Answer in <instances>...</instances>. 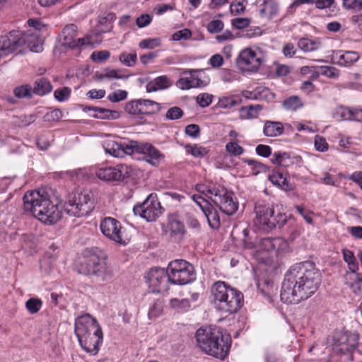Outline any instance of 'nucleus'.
<instances>
[{
	"label": "nucleus",
	"mask_w": 362,
	"mask_h": 362,
	"mask_svg": "<svg viewBox=\"0 0 362 362\" xmlns=\"http://www.w3.org/2000/svg\"><path fill=\"white\" fill-rule=\"evenodd\" d=\"M93 208V194L88 191L75 193L64 205V211L69 216L76 217L88 215Z\"/></svg>",
	"instance_id": "obj_8"
},
{
	"label": "nucleus",
	"mask_w": 362,
	"mask_h": 362,
	"mask_svg": "<svg viewBox=\"0 0 362 362\" xmlns=\"http://www.w3.org/2000/svg\"><path fill=\"white\" fill-rule=\"evenodd\" d=\"M314 146L315 149L320 152L327 151L329 148V145L326 139L320 135H316L315 136Z\"/></svg>",
	"instance_id": "obj_57"
},
{
	"label": "nucleus",
	"mask_w": 362,
	"mask_h": 362,
	"mask_svg": "<svg viewBox=\"0 0 362 362\" xmlns=\"http://www.w3.org/2000/svg\"><path fill=\"white\" fill-rule=\"evenodd\" d=\"M115 15L112 13L101 16L98 18V24L96 30L97 33H105L112 30Z\"/></svg>",
	"instance_id": "obj_34"
},
{
	"label": "nucleus",
	"mask_w": 362,
	"mask_h": 362,
	"mask_svg": "<svg viewBox=\"0 0 362 362\" xmlns=\"http://www.w3.org/2000/svg\"><path fill=\"white\" fill-rule=\"evenodd\" d=\"M42 306V301L40 298H31L25 302V308L30 314L37 313Z\"/></svg>",
	"instance_id": "obj_47"
},
{
	"label": "nucleus",
	"mask_w": 362,
	"mask_h": 362,
	"mask_svg": "<svg viewBox=\"0 0 362 362\" xmlns=\"http://www.w3.org/2000/svg\"><path fill=\"white\" fill-rule=\"evenodd\" d=\"M214 98V96L212 94L202 93L197 96L196 101L201 107L204 108L209 106L212 103Z\"/></svg>",
	"instance_id": "obj_51"
},
{
	"label": "nucleus",
	"mask_w": 362,
	"mask_h": 362,
	"mask_svg": "<svg viewBox=\"0 0 362 362\" xmlns=\"http://www.w3.org/2000/svg\"><path fill=\"white\" fill-rule=\"evenodd\" d=\"M136 141L126 142H118L112 139H107L103 142V148L106 153L115 158H122L126 155L134 153Z\"/></svg>",
	"instance_id": "obj_19"
},
{
	"label": "nucleus",
	"mask_w": 362,
	"mask_h": 362,
	"mask_svg": "<svg viewBox=\"0 0 362 362\" xmlns=\"http://www.w3.org/2000/svg\"><path fill=\"white\" fill-rule=\"evenodd\" d=\"M269 180L274 185L283 189L288 188V183L282 174L279 173H273L269 177Z\"/></svg>",
	"instance_id": "obj_46"
},
{
	"label": "nucleus",
	"mask_w": 362,
	"mask_h": 362,
	"mask_svg": "<svg viewBox=\"0 0 362 362\" xmlns=\"http://www.w3.org/2000/svg\"><path fill=\"white\" fill-rule=\"evenodd\" d=\"M110 52L107 50L94 51L90 55V59L95 62H102L108 59Z\"/></svg>",
	"instance_id": "obj_58"
},
{
	"label": "nucleus",
	"mask_w": 362,
	"mask_h": 362,
	"mask_svg": "<svg viewBox=\"0 0 362 362\" xmlns=\"http://www.w3.org/2000/svg\"><path fill=\"white\" fill-rule=\"evenodd\" d=\"M168 228L170 231L173 235L183 234L185 233V226L180 221L176 219H172L169 224Z\"/></svg>",
	"instance_id": "obj_56"
},
{
	"label": "nucleus",
	"mask_w": 362,
	"mask_h": 362,
	"mask_svg": "<svg viewBox=\"0 0 362 362\" xmlns=\"http://www.w3.org/2000/svg\"><path fill=\"white\" fill-rule=\"evenodd\" d=\"M52 90L49 81L45 78H40L35 81L33 88V93L38 95H45Z\"/></svg>",
	"instance_id": "obj_35"
},
{
	"label": "nucleus",
	"mask_w": 362,
	"mask_h": 362,
	"mask_svg": "<svg viewBox=\"0 0 362 362\" xmlns=\"http://www.w3.org/2000/svg\"><path fill=\"white\" fill-rule=\"evenodd\" d=\"M259 13L264 18L271 19L279 13V5L274 0H264L259 6Z\"/></svg>",
	"instance_id": "obj_30"
},
{
	"label": "nucleus",
	"mask_w": 362,
	"mask_h": 362,
	"mask_svg": "<svg viewBox=\"0 0 362 362\" xmlns=\"http://www.w3.org/2000/svg\"><path fill=\"white\" fill-rule=\"evenodd\" d=\"M192 36V33L189 29H182L177 31L173 35V40L175 41H179L181 40H187Z\"/></svg>",
	"instance_id": "obj_63"
},
{
	"label": "nucleus",
	"mask_w": 362,
	"mask_h": 362,
	"mask_svg": "<svg viewBox=\"0 0 362 362\" xmlns=\"http://www.w3.org/2000/svg\"><path fill=\"white\" fill-rule=\"evenodd\" d=\"M335 117L343 120L353 119L362 121V109L349 110L339 107L336 110Z\"/></svg>",
	"instance_id": "obj_31"
},
{
	"label": "nucleus",
	"mask_w": 362,
	"mask_h": 362,
	"mask_svg": "<svg viewBox=\"0 0 362 362\" xmlns=\"http://www.w3.org/2000/svg\"><path fill=\"white\" fill-rule=\"evenodd\" d=\"M196 339L203 352L222 360L228 355L231 344L230 336L216 326L198 329Z\"/></svg>",
	"instance_id": "obj_3"
},
{
	"label": "nucleus",
	"mask_w": 362,
	"mask_h": 362,
	"mask_svg": "<svg viewBox=\"0 0 362 362\" xmlns=\"http://www.w3.org/2000/svg\"><path fill=\"white\" fill-rule=\"evenodd\" d=\"M345 284L357 296L362 298V273L357 272H346L345 276Z\"/></svg>",
	"instance_id": "obj_27"
},
{
	"label": "nucleus",
	"mask_w": 362,
	"mask_h": 362,
	"mask_svg": "<svg viewBox=\"0 0 362 362\" xmlns=\"http://www.w3.org/2000/svg\"><path fill=\"white\" fill-rule=\"evenodd\" d=\"M273 252L277 256H281L289 251L288 242L282 238H274Z\"/></svg>",
	"instance_id": "obj_39"
},
{
	"label": "nucleus",
	"mask_w": 362,
	"mask_h": 362,
	"mask_svg": "<svg viewBox=\"0 0 362 362\" xmlns=\"http://www.w3.org/2000/svg\"><path fill=\"white\" fill-rule=\"evenodd\" d=\"M26 46L33 52L42 51V40L40 32L28 30L25 32L12 30L8 35L0 37V56H8Z\"/></svg>",
	"instance_id": "obj_4"
},
{
	"label": "nucleus",
	"mask_w": 362,
	"mask_h": 362,
	"mask_svg": "<svg viewBox=\"0 0 362 362\" xmlns=\"http://www.w3.org/2000/svg\"><path fill=\"white\" fill-rule=\"evenodd\" d=\"M183 115V111L179 107L175 106L170 107L166 112L165 117L168 119L175 120L180 119Z\"/></svg>",
	"instance_id": "obj_60"
},
{
	"label": "nucleus",
	"mask_w": 362,
	"mask_h": 362,
	"mask_svg": "<svg viewBox=\"0 0 362 362\" xmlns=\"http://www.w3.org/2000/svg\"><path fill=\"white\" fill-rule=\"evenodd\" d=\"M333 349L339 353H351L356 349V338L345 332H335L333 337Z\"/></svg>",
	"instance_id": "obj_20"
},
{
	"label": "nucleus",
	"mask_w": 362,
	"mask_h": 362,
	"mask_svg": "<svg viewBox=\"0 0 362 362\" xmlns=\"http://www.w3.org/2000/svg\"><path fill=\"white\" fill-rule=\"evenodd\" d=\"M79 272L86 275H94L103 281H108L112 279V272L107 267L105 259L95 254L83 258Z\"/></svg>",
	"instance_id": "obj_10"
},
{
	"label": "nucleus",
	"mask_w": 362,
	"mask_h": 362,
	"mask_svg": "<svg viewBox=\"0 0 362 362\" xmlns=\"http://www.w3.org/2000/svg\"><path fill=\"white\" fill-rule=\"evenodd\" d=\"M296 211L303 216V219L308 224H312L313 223V212L310 210L305 209L301 206H295Z\"/></svg>",
	"instance_id": "obj_61"
},
{
	"label": "nucleus",
	"mask_w": 362,
	"mask_h": 362,
	"mask_svg": "<svg viewBox=\"0 0 362 362\" xmlns=\"http://www.w3.org/2000/svg\"><path fill=\"white\" fill-rule=\"evenodd\" d=\"M163 302L156 300L149 308L148 316L150 320L157 318L163 312Z\"/></svg>",
	"instance_id": "obj_48"
},
{
	"label": "nucleus",
	"mask_w": 362,
	"mask_h": 362,
	"mask_svg": "<svg viewBox=\"0 0 362 362\" xmlns=\"http://www.w3.org/2000/svg\"><path fill=\"white\" fill-rule=\"evenodd\" d=\"M172 85V82L170 78L165 76H160L150 81L146 84L147 92H156L160 90H164L170 88Z\"/></svg>",
	"instance_id": "obj_28"
},
{
	"label": "nucleus",
	"mask_w": 362,
	"mask_h": 362,
	"mask_svg": "<svg viewBox=\"0 0 362 362\" xmlns=\"http://www.w3.org/2000/svg\"><path fill=\"white\" fill-rule=\"evenodd\" d=\"M342 7L345 10H352L360 12L361 10V0H341Z\"/></svg>",
	"instance_id": "obj_55"
},
{
	"label": "nucleus",
	"mask_w": 362,
	"mask_h": 362,
	"mask_svg": "<svg viewBox=\"0 0 362 362\" xmlns=\"http://www.w3.org/2000/svg\"><path fill=\"white\" fill-rule=\"evenodd\" d=\"M129 76L123 74L122 69H107L105 70L104 73L100 75V79L107 78L112 80L127 78Z\"/></svg>",
	"instance_id": "obj_45"
},
{
	"label": "nucleus",
	"mask_w": 362,
	"mask_h": 362,
	"mask_svg": "<svg viewBox=\"0 0 362 362\" xmlns=\"http://www.w3.org/2000/svg\"><path fill=\"white\" fill-rule=\"evenodd\" d=\"M127 92L124 90L118 89L110 93L107 99L112 103H118L124 100L127 98Z\"/></svg>",
	"instance_id": "obj_54"
},
{
	"label": "nucleus",
	"mask_w": 362,
	"mask_h": 362,
	"mask_svg": "<svg viewBox=\"0 0 362 362\" xmlns=\"http://www.w3.org/2000/svg\"><path fill=\"white\" fill-rule=\"evenodd\" d=\"M185 134L192 138H197L199 136L200 129L197 124H192L186 126Z\"/></svg>",
	"instance_id": "obj_64"
},
{
	"label": "nucleus",
	"mask_w": 362,
	"mask_h": 362,
	"mask_svg": "<svg viewBox=\"0 0 362 362\" xmlns=\"http://www.w3.org/2000/svg\"><path fill=\"white\" fill-rule=\"evenodd\" d=\"M160 104L151 100L138 99L127 102L124 110L134 117L142 119L144 115L154 114L160 110Z\"/></svg>",
	"instance_id": "obj_15"
},
{
	"label": "nucleus",
	"mask_w": 362,
	"mask_h": 362,
	"mask_svg": "<svg viewBox=\"0 0 362 362\" xmlns=\"http://www.w3.org/2000/svg\"><path fill=\"white\" fill-rule=\"evenodd\" d=\"M77 338L81 348L87 353L95 356L98 353L99 346L103 343V334L102 329H100L98 332H91V334L80 336Z\"/></svg>",
	"instance_id": "obj_23"
},
{
	"label": "nucleus",
	"mask_w": 362,
	"mask_h": 362,
	"mask_svg": "<svg viewBox=\"0 0 362 362\" xmlns=\"http://www.w3.org/2000/svg\"><path fill=\"white\" fill-rule=\"evenodd\" d=\"M185 149L188 154H190L194 158H203L208 154L209 150L199 144H187Z\"/></svg>",
	"instance_id": "obj_37"
},
{
	"label": "nucleus",
	"mask_w": 362,
	"mask_h": 362,
	"mask_svg": "<svg viewBox=\"0 0 362 362\" xmlns=\"http://www.w3.org/2000/svg\"><path fill=\"white\" fill-rule=\"evenodd\" d=\"M161 44V40L158 37L147 38L142 40L139 42V47L141 49H154L159 47Z\"/></svg>",
	"instance_id": "obj_53"
},
{
	"label": "nucleus",
	"mask_w": 362,
	"mask_h": 362,
	"mask_svg": "<svg viewBox=\"0 0 362 362\" xmlns=\"http://www.w3.org/2000/svg\"><path fill=\"white\" fill-rule=\"evenodd\" d=\"M170 305L178 312H186L190 307L189 300L187 298H173L170 300Z\"/></svg>",
	"instance_id": "obj_42"
},
{
	"label": "nucleus",
	"mask_w": 362,
	"mask_h": 362,
	"mask_svg": "<svg viewBox=\"0 0 362 362\" xmlns=\"http://www.w3.org/2000/svg\"><path fill=\"white\" fill-rule=\"evenodd\" d=\"M360 58L359 54L356 51L339 50L333 56V61L341 66H350Z\"/></svg>",
	"instance_id": "obj_25"
},
{
	"label": "nucleus",
	"mask_w": 362,
	"mask_h": 362,
	"mask_svg": "<svg viewBox=\"0 0 362 362\" xmlns=\"http://www.w3.org/2000/svg\"><path fill=\"white\" fill-rule=\"evenodd\" d=\"M78 28L74 24L66 25L62 32V37L63 38L62 44L64 46L75 48L84 45L93 46L95 41L91 35H87L84 37L76 39Z\"/></svg>",
	"instance_id": "obj_18"
},
{
	"label": "nucleus",
	"mask_w": 362,
	"mask_h": 362,
	"mask_svg": "<svg viewBox=\"0 0 362 362\" xmlns=\"http://www.w3.org/2000/svg\"><path fill=\"white\" fill-rule=\"evenodd\" d=\"M320 283V272L313 262L305 261L295 264L285 274L281 300L285 303L298 304L314 295Z\"/></svg>",
	"instance_id": "obj_1"
},
{
	"label": "nucleus",
	"mask_w": 362,
	"mask_h": 362,
	"mask_svg": "<svg viewBox=\"0 0 362 362\" xmlns=\"http://www.w3.org/2000/svg\"><path fill=\"white\" fill-rule=\"evenodd\" d=\"M300 159V158L299 156L291 157L290 154L286 152L277 151L273 153L272 162L274 164L283 167H288L294 163V160H298Z\"/></svg>",
	"instance_id": "obj_33"
},
{
	"label": "nucleus",
	"mask_w": 362,
	"mask_h": 362,
	"mask_svg": "<svg viewBox=\"0 0 362 362\" xmlns=\"http://www.w3.org/2000/svg\"><path fill=\"white\" fill-rule=\"evenodd\" d=\"M274 238H265L259 239L256 243L245 240V247L248 249H256L257 252L267 251L273 252Z\"/></svg>",
	"instance_id": "obj_29"
},
{
	"label": "nucleus",
	"mask_w": 362,
	"mask_h": 362,
	"mask_svg": "<svg viewBox=\"0 0 362 362\" xmlns=\"http://www.w3.org/2000/svg\"><path fill=\"white\" fill-rule=\"evenodd\" d=\"M71 94V89L68 87L57 89L54 93V98L59 102L66 100Z\"/></svg>",
	"instance_id": "obj_59"
},
{
	"label": "nucleus",
	"mask_w": 362,
	"mask_h": 362,
	"mask_svg": "<svg viewBox=\"0 0 362 362\" xmlns=\"http://www.w3.org/2000/svg\"><path fill=\"white\" fill-rule=\"evenodd\" d=\"M102 329L95 318L85 314L76 319L74 332L76 337L87 335Z\"/></svg>",
	"instance_id": "obj_21"
},
{
	"label": "nucleus",
	"mask_w": 362,
	"mask_h": 362,
	"mask_svg": "<svg viewBox=\"0 0 362 362\" xmlns=\"http://www.w3.org/2000/svg\"><path fill=\"white\" fill-rule=\"evenodd\" d=\"M237 64L243 72H256L262 64V59L257 53L251 48L243 49L238 58Z\"/></svg>",
	"instance_id": "obj_16"
},
{
	"label": "nucleus",
	"mask_w": 362,
	"mask_h": 362,
	"mask_svg": "<svg viewBox=\"0 0 362 362\" xmlns=\"http://www.w3.org/2000/svg\"><path fill=\"white\" fill-rule=\"evenodd\" d=\"M283 105L287 110L296 111V110L302 107L303 106V103L299 97L293 95L286 98L284 101Z\"/></svg>",
	"instance_id": "obj_43"
},
{
	"label": "nucleus",
	"mask_w": 362,
	"mask_h": 362,
	"mask_svg": "<svg viewBox=\"0 0 362 362\" xmlns=\"http://www.w3.org/2000/svg\"><path fill=\"white\" fill-rule=\"evenodd\" d=\"M209 198L219 206L220 210L226 215L230 216L236 212L238 203L233 199V193L225 187H213L208 189Z\"/></svg>",
	"instance_id": "obj_12"
},
{
	"label": "nucleus",
	"mask_w": 362,
	"mask_h": 362,
	"mask_svg": "<svg viewBox=\"0 0 362 362\" xmlns=\"http://www.w3.org/2000/svg\"><path fill=\"white\" fill-rule=\"evenodd\" d=\"M146 281L153 292L161 293L168 290V284L170 283L168 268L151 269L146 276Z\"/></svg>",
	"instance_id": "obj_17"
},
{
	"label": "nucleus",
	"mask_w": 362,
	"mask_h": 362,
	"mask_svg": "<svg viewBox=\"0 0 362 362\" xmlns=\"http://www.w3.org/2000/svg\"><path fill=\"white\" fill-rule=\"evenodd\" d=\"M163 208L158 201L156 194H150L141 204L133 208L136 216L144 218L147 221H156L162 214Z\"/></svg>",
	"instance_id": "obj_14"
},
{
	"label": "nucleus",
	"mask_w": 362,
	"mask_h": 362,
	"mask_svg": "<svg viewBox=\"0 0 362 362\" xmlns=\"http://www.w3.org/2000/svg\"><path fill=\"white\" fill-rule=\"evenodd\" d=\"M226 151L233 156H239L244 153V149L236 141H230L226 145Z\"/></svg>",
	"instance_id": "obj_52"
},
{
	"label": "nucleus",
	"mask_w": 362,
	"mask_h": 362,
	"mask_svg": "<svg viewBox=\"0 0 362 362\" xmlns=\"http://www.w3.org/2000/svg\"><path fill=\"white\" fill-rule=\"evenodd\" d=\"M298 47L304 52L317 50L320 47V42L317 40L301 38L298 42Z\"/></svg>",
	"instance_id": "obj_38"
},
{
	"label": "nucleus",
	"mask_w": 362,
	"mask_h": 362,
	"mask_svg": "<svg viewBox=\"0 0 362 362\" xmlns=\"http://www.w3.org/2000/svg\"><path fill=\"white\" fill-rule=\"evenodd\" d=\"M23 207L35 218L47 225H52L60 218L62 212L45 189L27 192L23 196Z\"/></svg>",
	"instance_id": "obj_2"
},
{
	"label": "nucleus",
	"mask_w": 362,
	"mask_h": 362,
	"mask_svg": "<svg viewBox=\"0 0 362 362\" xmlns=\"http://www.w3.org/2000/svg\"><path fill=\"white\" fill-rule=\"evenodd\" d=\"M100 229L104 236L121 245H127L129 241L126 230L116 218L107 216L100 220Z\"/></svg>",
	"instance_id": "obj_11"
},
{
	"label": "nucleus",
	"mask_w": 362,
	"mask_h": 362,
	"mask_svg": "<svg viewBox=\"0 0 362 362\" xmlns=\"http://www.w3.org/2000/svg\"><path fill=\"white\" fill-rule=\"evenodd\" d=\"M210 78L203 69H183L176 86L181 90L199 88L207 86Z\"/></svg>",
	"instance_id": "obj_13"
},
{
	"label": "nucleus",
	"mask_w": 362,
	"mask_h": 362,
	"mask_svg": "<svg viewBox=\"0 0 362 362\" xmlns=\"http://www.w3.org/2000/svg\"><path fill=\"white\" fill-rule=\"evenodd\" d=\"M315 73L332 79H337L339 76V71L337 68L329 66H316Z\"/></svg>",
	"instance_id": "obj_40"
},
{
	"label": "nucleus",
	"mask_w": 362,
	"mask_h": 362,
	"mask_svg": "<svg viewBox=\"0 0 362 362\" xmlns=\"http://www.w3.org/2000/svg\"><path fill=\"white\" fill-rule=\"evenodd\" d=\"M170 283L175 285H185L196 279L192 264L184 259H175L168 265Z\"/></svg>",
	"instance_id": "obj_9"
},
{
	"label": "nucleus",
	"mask_w": 362,
	"mask_h": 362,
	"mask_svg": "<svg viewBox=\"0 0 362 362\" xmlns=\"http://www.w3.org/2000/svg\"><path fill=\"white\" fill-rule=\"evenodd\" d=\"M89 110H93L95 113L93 117L102 119H116L119 117V112L117 110L93 107H88Z\"/></svg>",
	"instance_id": "obj_36"
},
{
	"label": "nucleus",
	"mask_w": 362,
	"mask_h": 362,
	"mask_svg": "<svg viewBox=\"0 0 362 362\" xmlns=\"http://www.w3.org/2000/svg\"><path fill=\"white\" fill-rule=\"evenodd\" d=\"M192 199L199 206L207 218L209 225L212 228H218L220 226V218L218 211L212 205L200 195H192Z\"/></svg>",
	"instance_id": "obj_22"
},
{
	"label": "nucleus",
	"mask_w": 362,
	"mask_h": 362,
	"mask_svg": "<svg viewBox=\"0 0 362 362\" xmlns=\"http://www.w3.org/2000/svg\"><path fill=\"white\" fill-rule=\"evenodd\" d=\"M223 28V23L221 20H214L209 23L207 30L211 33H216Z\"/></svg>",
	"instance_id": "obj_62"
},
{
	"label": "nucleus",
	"mask_w": 362,
	"mask_h": 362,
	"mask_svg": "<svg viewBox=\"0 0 362 362\" xmlns=\"http://www.w3.org/2000/svg\"><path fill=\"white\" fill-rule=\"evenodd\" d=\"M32 88L29 85H23L16 87L13 93L18 98H30L32 96Z\"/></svg>",
	"instance_id": "obj_50"
},
{
	"label": "nucleus",
	"mask_w": 362,
	"mask_h": 362,
	"mask_svg": "<svg viewBox=\"0 0 362 362\" xmlns=\"http://www.w3.org/2000/svg\"><path fill=\"white\" fill-rule=\"evenodd\" d=\"M239 103L238 100L233 95L222 96L219 98L216 107L223 109H230L236 106Z\"/></svg>",
	"instance_id": "obj_44"
},
{
	"label": "nucleus",
	"mask_w": 362,
	"mask_h": 362,
	"mask_svg": "<svg viewBox=\"0 0 362 362\" xmlns=\"http://www.w3.org/2000/svg\"><path fill=\"white\" fill-rule=\"evenodd\" d=\"M243 95L250 100L271 101L274 98V94L267 87L257 86L253 90H245Z\"/></svg>",
	"instance_id": "obj_26"
},
{
	"label": "nucleus",
	"mask_w": 362,
	"mask_h": 362,
	"mask_svg": "<svg viewBox=\"0 0 362 362\" xmlns=\"http://www.w3.org/2000/svg\"><path fill=\"white\" fill-rule=\"evenodd\" d=\"M136 59L137 55L135 52L131 53L122 52L119 57L120 62L129 67L135 64Z\"/></svg>",
	"instance_id": "obj_49"
},
{
	"label": "nucleus",
	"mask_w": 362,
	"mask_h": 362,
	"mask_svg": "<svg viewBox=\"0 0 362 362\" xmlns=\"http://www.w3.org/2000/svg\"><path fill=\"white\" fill-rule=\"evenodd\" d=\"M134 153L144 154L146 160L153 165H157L161 158L162 153L151 144L136 141L134 144Z\"/></svg>",
	"instance_id": "obj_24"
},
{
	"label": "nucleus",
	"mask_w": 362,
	"mask_h": 362,
	"mask_svg": "<svg viewBox=\"0 0 362 362\" xmlns=\"http://www.w3.org/2000/svg\"><path fill=\"white\" fill-rule=\"evenodd\" d=\"M73 173L78 180L95 175L99 180L105 182H117L129 176L130 168L127 165L123 163L115 165L101 164L89 168L78 169Z\"/></svg>",
	"instance_id": "obj_6"
},
{
	"label": "nucleus",
	"mask_w": 362,
	"mask_h": 362,
	"mask_svg": "<svg viewBox=\"0 0 362 362\" xmlns=\"http://www.w3.org/2000/svg\"><path fill=\"white\" fill-rule=\"evenodd\" d=\"M344 260L347 263L349 272H354L358 270V264L352 251L348 249L342 250Z\"/></svg>",
	"instance_id": "obj_41"
},
{
	"label": "nucleus",
	"mask_w": 362,
	"mask_h": 362,
	"mask_svg": "<svg viewBox=\"0 0 362 362\" xmlns=\"http://www.w3.org/2000/svg\"><path fill=\"white\" fill-rule=\"evenodd\" d=\"M284 128L280 122L267 120L263 127V134L267 137H276L283 134Z\"/></svg>",
	"instance_id": "obj_32"
},
{
	"label": "nucleus",
	"mask_w": 362,
	"mask_h": 362,
	"mask_svg": "<svg viewBox=\"0 0 362 362\" xmlns=\"http://www.w3.org/2000/svg\"><path fill=\"white\" fill-rule=\"evenodd\" d=\"M255 224L264 230L281 228L287 221L286 214L276 211L273 206L259 204L255 206Z\"/></svg>",
	"instance_id": "obj_7"
},
{
	"label": "nucleus",
	"mask_w": 362,
	"mask_h": 362,
	"mask_svg": "<svg viewBox=\"0 0 362 362\" xmlns=\"http://www.w3.org/2000/svg\"><path fill=\"white\" fill-rule=\"evenodd\" d=\"M211 292L214 307L221 312L234 313L243 306V293L223 281L214 283Z\"/></svg>",
	"instance_id": "obj_5"
}]
</instances>
